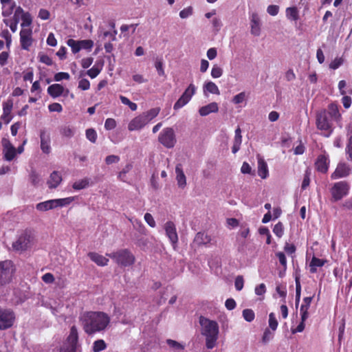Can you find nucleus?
<instances>
[{
  "instance_id": "38",
  "label": "nucleus",
  "mask_w": 352,
  "mask_h": 352,
  "mask_svg": "<svg viewBox=\"0 0 352 352\" xmlns=\"http://www.w3.org/2000/svg\"><path fill=\"white\" fill-rule=\"evenodd\" d=\"M286 14L288 19L293 21H297L298 19V12L296 7L287 8Z\"/></svg>"
},
{
  "instance_id": "43",
  "label": "nucleus",
  "mask_w": 352,
  "mask_h": 352,
  "mask_svg": "<svg viewBox=\"0 0 352 352\" xmlns=\"http://www.w3.org/2000/svg\"><path fill=\"white\" fill-rule=\"evenodd\" d=\"M0 36L6 40V47L9 50L12 43V36L9 31L7 29L3 30L0 33Z\"/></svg>"
},
{
  "instance_id": "51",
  "label": "nucleus",
  "mask_w": 352,
  "mask_h": 352,
  "mask_svg": "<svg viewBox=\"0 0 352 352\" xmlns=\"http://www.w3.org/2000/svg\"><path fill=\"white\" fill-rule=\"evenodd\" d=\"M344 63V59L342 57L336 58L329 64V68L332 69H336L340 67Z\"/></svg>"
},
{
  "instance_id": "48",
  "label": "nucleus",
  "mask_w": 352,
  "mask_h": 352,
  "mask_svg": "<svg viewBox=\"0 0 352 352\" xmlns=\"http://www.w3.org/2000/svg\"><path fill=\"white\" fill-rule=\"evenodd\" d=\"M273 232L278 238H280L283 236V235L284 234V227L281 222L279 221L274 226V227L273 228Z\"/></svg>"
},
{
  "instance_id": "61",
  "label": "nucleus",
  "mask_w": 352,
  "mask_h": 352,
  "mask_svg": "<svg viewBox=\"0 0 352 352\" xmlns=\"http://www.w3.org/2000/svg\"><path fill=\"white\" fill-rule=\"evenodd\" d=\"M49 111L51 112L60 113L63 111V107L58 102H54L48 106Z\"/></svg>"
},
{
  "instance_id": "39",
  "label": "nucleus",
  "mask_w": 352,
  "mask_h": 352,
  "mask_svg": "<svg viewBox=\"0 0 352 352\" xmlns=\"http://www.w3.org/2000/svg\"><path fill=\"white\" fill-rule=\"evenodd\" d=\"M204 89L206 91H208L209 93L213 94H220L219 89L217 85L213 82H207L205 86Z\"/></svg>"
},
{
  "instance_id": "20",
  "label": "nucleus",
  "mask_w": 352,
  "mask_h": 352,
  "mask_svg": "<svg viewBox=\"0 0 352 352\" xmlns=\"http://www.w3.org/2000/svg\"><path fill=\"white\" fill-rule=\"evenodd\" d=\"M40 139L41 151L45 154H49L51 152L50 135L45 130H41L40 132Z\"/></svg>"
},
{
  "instance_id": "14",
  "label": "nucleus",
  "mask_w": 352,
  "mask_h": 352,
  "mask_svg": "<svg viewBox=\"0 0 352 352\" xmlns=\"http://www.w3.org/2000/svg\"><path fill=\"white\" fill-rule=\"evenodd\" d=\"M1 144L3 148L4 159L9 162L12 161L16 156V150L15 147L7 138H3Z\"/></svg>"
},
{
  "instance_id": "28",
  "label": "nucleus",
  "mask_w": 352,
  "mask_h": 352,
  "mask_svg": "<svg viewBox=\"0 0 352 352\" xmlns=\"http://www.w3.org/2000/svg\"><path fill=\"white\" fill-rule=\"evenodd\" d=\"M326 263V260L318 258L316 256H313L309 263L310 272L312 274L317 272L318 267H322Z\"/></svg>"
},
{
  "instance_id": "11",
  "label": "nucleus",
  "mask_w": 352,
  "mask_h": 352,
  "mask_svg": "<svg viewBox=\"0 0 352 352\" xmlns=\"http://www.w3.org/2000/svg\"><path fill=\"white\" fill-rule=\"evenodd\" d=\"M330 164L329 155L324 151V153L319 155L314 163L316 170L322 174L328 172Z\"/></svg>"
},
{
  "instance_id": "63",
  "label": "nucleus",
  "mask_w": 352,
  "mask_h": 352,
  "mask_svg": "<svg viewBox=\"0 0 352 352\" xmlns=\"http://www.w3.org/2000/svg\"><path fill=\"white\" fill-rule=\"evenodd\" d=\"M89 87H90V82L87 79L83 78L79 81V82H78V88L79 89L85 91V90L89 89Z\"/></svg>"
},
{
  "instance_id": "64",
  "label": "nucleus",
  "mask_w": 352,
  "mask_h": 352,
  "mask_svg": "<svg viewBox=\"0 0 352 352\" xmlns=\"http://www.w3.org/2000/svg\"><path fill=\"white\" fill-rule=\"evenodd\" d=\"M284 250L287 254H293L296 252V248L294 244L286 243L284 246Z\"/></svg>"
},
{
  "instance_id": "27",
  "label": "nucleus",
  "mask_w": 352,
  "mask_h": 352,
  "mask_svg": "<svg viewBox=\"0 0 352 352\" xmlns=\"http://www.w3.org/2000/svg\"><path fill=\"white\" fill-rule=\"evenodd\" d=\"M36 208L39 211H47L49 210L56 208L55 199H50L40 202L36 204Z\"/></svg>"
},
{
  "instance_id": "32",
  "label": "nucleus",
  "mask_w": 352,
  "mask_h": 352,
  "mask_svg": "<svg viewBox=\"0 0 352 352\" xmlns=\"http://www.w3.org/2000/svg\"><path fill=\"white\" fill-rule=\"evenodd\" d=\"M107 348V344L105 342L102 340L99 339L94 342L93 346H92V351L94 352H100Z\"/></svg>"
},
{
  "instance_id": "19",
  "label": "nucleus",
  "mask_w": 352,
  "mask_h": 352,
  "mask_svg": "<svg viewBox=\"0 0 352 352\" xmlns=\"http://www.w3.org/2000/svg\"><path fill=\"white\" fill-rule=\"evenodd\" d=\"M13 107V102L11 100H8L3 103V114L1 119L3 122L8 124L12 119L11 111Z\"/></svg>"
},
{
  "instance_id": "57",
  "label": "nucleus",
  "mask_w": 352,
  "mask_h": 352,
  "mask_svg": "<svg viewBox=\"0 0 352 352\" xmlns=\"http://www.w3.org/2000/svg\"><path fill=\"white\" fill-rule=\"evenodd\" d=\"M100 70L98 67L94 65L87 71V74L91 78H94L100 74Z\"/></svg>"
},
{
  "instance_id": "18",
  "label": "nucleus",
  "mask_w": 352,
  "mask_h": 352,
  "mask_svg": "<svg viewBox=\"0 0 352 352\" xmlns=\"http://www.w3.org/2000/svg\"><path fill=\"white\" fill-rule=\"evenodd\" d=\"M69 90L65 89L64 87L60 84H53L48 87L47 94L53 98H56L62 95L67 96Z\"/></svg>"
},
{
  "instance_id": "62",
  "label": "nucleus",
  "mask_w": 352,
  "mask_h": 352,
  "mask_svg": "<svg viewBox=\"0 0 352 352\" xmlns=\"http://www.w3.org/2000/svg\"><path fill=\"white\" fill-rule=\"evenodd\" d=\"M245 99V93L244 91L241 92L234 96L232 102L234 104H240L243 102Z\"/></svg>"
},
{
  "instance_id": "30",
  "label": "nucleus",
  "mask_w": 352,
  "mask_h": 352,
  "mask_svg": "<svg viewBox=\"0 0 352 352\" xmlns=\"http://www.w3.org/2000/svg\"><path fill=\"white\" fill-rule=\"evenodd\" d=\"M195 241L198 245H206L210 242V237L204 232H198Z\"/></svg>"
},
{
  "instance_id": "2",
  "label": "nucleus",
  "mask_w": 352,
  "mask_h": 352,
  "mask_svg": "<svg viewBox=\"0 0 352 352\" xmlns=\"http://www.w3.org/2000/svg\"><path fill=\"white\" fill-rule=\"evenodd\" d=\"M199 324L201 327V335L206 338V346L208 349H213L217 345L219 328L218 323L204 316L199 317Z\"/></svg>"
},
{
  "instance_id": "59",
  "label": "nucleus",
  "mask_w": 352,
  "mask_h": 352,
  "mask_svg": "<svg viewBox=\"0 0 352 352\" xmlns=\"http://www.w3.org/2000/svg\"><path fill=\"white\" fill-rule=\"evenodd\" d=\"M192 8L189 6L180 11L179 16L182 19H186L192 14Z\"/></svg>"
},
{
  "instance_id": "6",
  "label": "nucleus",
  "mask_w": 352,
  "mask_h": 352,
  "mask_svg": "<svg viewBox=\"0 0 352 352\" xmlns=\"http://www.w3.org/2000/svg\"><path fill=\"white\" fill-rule=\"evenodd\" d=\"M350 190V185L346 181H340L333 184L330 189L331 199L333 201H338L346 196Z\"/></svg>"
},
{
  "instance_id": "9",
  "label": "nucleus",
  "mask_w": 352,
  "mask_h": 352,
  "mask_svg": "<svg viewBox=\"0 0 352 352\" xmlns=\"http://www.w3.org/2000/svg\"><path fill=\"white\" fill-rule=\"evenodd\" d=\"M352 173V166L346 162H340L336 166V169L331 175V179L333 180L345 178Z\"/></svg>"
},
{
  "instance_id": "42",
  "label": "nucleus",
  "mask_w": 352,
  "mask_h": 352,
  "mask_svg": "<svg viewBox=\"0 0 352 352\" xmlns=\"http://www.w3.org/2000/svg\"><path fill=\"white\" fill-rule=\"evenodd\" d=\"M269 327L273 331H276L278 327V320L276 318L275 314L272 312L269 314Z\"/></svg>"
},
{
  "instance_id": "22",
  "label": "nucleus",
  "mask_w": 352,
  "mask_h": 352,
  "mask_svg": "<svg viewBox=\"0 0 352 352\" xmlns=\"http://www.w3.org/2000/svg\"><path fill=\"white\" fill-rule=\"evenodd\" d=\"M251 33L254 36H259L261 33L260 19L256 13H252L250 16Z\"/></svg>"
},
{
  "instance_id": "54",
  "label": "nucleus",
  "mask_w": 352,
  "mask_h": 352,
  "mask_svg": "<svg viewBox=\"0 0 352 352\" xmlns=\"http://www.w3.org/2000/svg\"><path fill=\"white\" fill-rule=\"evenodd\" d=\"M155 67L157 71L158 75L163 76L165 75L164 69L163 67V62L161 59H157L155 63Z\"/></svg>"
},
{
  "instance_id": "5",
  "label": "nucleus",
  "mask_w": 352,
  "mask_h": 352,
  "mask_svg": "<svg viewBox=\"0 0 352 352\" xmlns=\"http://www.w3.org/2000/svg\"><path fill=\"white\" fill-rule=\"evenodd\" d=\"M34 240V235L30 231L25 230L18 239L12 243L13 250L18 252H22L30 248Z\"/></svg>"
},
{
  "instance_id": "7",
  "label": "nucleus",
  "mask_w": 352,
  "mask_h": 352,
  "mask_svg": "<svg viewBox=\"0 0 352 352\" xmlns=\"http://www.w3.org/2000/svg\"><path fill=\"white\" fill-rule=\"evenodd\" d=\"M14 271L12 261L6 260L0 262V286L9 283L12 280Z\"/></svg>"
},
{
  "instance_id": "35",
  "label": "nucleus",
  "mask_w": 352,
  "mask_h": 352,
  "mask_svg": "<svg viewBox=\"0 0 352 352\" xmlns=\"http://www.w3.org/2000/svg\"><path fill=\"white\" fill-rule=\"evenodd\" d=\"M67 44L72 49V52L74 54H76L80 51V41H76L72 38H69L67 41Z\"/></svg>"
},
{
  "instance_id": "1",
  "label": "nucleus",
  "mask_w": 352,
  "mask_h": 352,
  "mask_svg": "<svg viewBox=\"0 0 352 352\" xmlns=\"http://www.w3.org/2000/svg\"><path fill=\"white\" fill-rule=\"evenodd\" d=\"M85 332L88 335L104 331L110 322L109 316L101 311L85 312L80 318Z\"/></svg>"
},
{
  "instance_id": "8",
  "label": "nucleus",
  "mask_w": 352,
  "mask_h": 352,
  "mask_svg": "<svg viewBox=\"0 0 352 352\" xmlns=\"http://www.w3.org/2000/svg\"><path fill=\"white\" fill-rule=\"evenodd\" d=\"M158 141L166 148L174 147L177 140L173 129L171 127L164 128L159 135Z\"/></svg>"
},
{
  "instance_id": "45",
  "label": "nucleus",
  "mask_w": 352,
  "mask_h": 352,
  "mask_svg": "<svg viewBox=\"0 0 352 352\" xmlns=\"http://www.w3.org/2000/svg\"><path fill=\"white\" fill-rule=\"evenodd\" d=\"M60 134L66 138H72L74 135V129L69 126H64L60 129Z\"/></svg>"
},
{
  "instance_id": "23",
  "label": "nucleus",
  "mask_w": 352,
  "mask_h": 352,
  "mask_svg": "<svg viewBox=\"0 0 352 352\" xmlns=\"http://www.w3.org/2000/svg\"><path fill=\"white\" fill-rule=\"evenodd\" d=\"M176 179L179 187L184 188L186 186V178L182 169V166L178 164L175 167Z\"/></svg>"
},
{
  "instance_id": "55",
  "label": "nucleus",
  "mask_w": 352,
  "mask_h": 352,
  "mask_svg": "<svg viewBox=\"0 0 352 352\" xmlns=\"http://www.w3.org/2000/svg\"><path fill=\"white\" fill-rule=\"evenodd\" d=\"M39 61L47 65H52L53 63L52 59L47 54H38Z\"/></svg>"
},
{
  "instance_id": "13",
  "label": "nucleus",
  "mask_w": 352,
  "mask_h": 352,
  "mask_svg": "<svg viewBox=\"0 0 352 352\" xmlns=\"http://www.w3.org/2000/svg\"><path fill=\"white\" fill-rule=\"evenodd\" d=\"M32 31L31 28H23L20 32V43L21 48L29 50L32 44Z\"/></svg>"
},
{
  "instance_id": "56",
  "label": "nucleus",
  "mask_w": 352,
  "mask_h": 352,
  "mask_svg": "<svg viewBox=\"0 0 352 352\" xmlns=\"http://www.w3.org/2000/svg\"><path fill=\"white\" fill-rule=\"evenodd\" d=\"M69 78L70 76L67 72H60L54 75V80L57 82L62 80H69Z\"/></svg>"
},
{
  "instance_id": "46",
  "label": "nucleus",
  "mask_w": 352,
  "mask_h": 352,
  "mask_svg": "<svg viewBox=\"0 0 352 352\" xmlns=\"http://www.w3.org/2000/svg\"><path fill=\"white\" fill-rule=\"evenodd\" d=\"M243 317L247 322H252L254 320L255 314L252 309H245L243 311Z\"/></svg>"
},
{
  "instance_id": "34",
  "label": "nucleus",
  "mask_w": 352,
  "mask_h": 352,
  "mask_svg": "<svg viewBox=\"0 0 352 352\" xmlns=\"http://www.w3.org/2000/svg\"><path fill=\"white\" fill-rule=\"evenodd\" d=\"M160 111V108H153L144 112L142 114L146 117L145 118H146L147 122L148 123L159 114Z\"/></svg>"
},
{
  "instance_id": "53",
  "label": "nucleus",
  "mask_w": 352,
  "mask_h": 352,
  "mask_svg": "<svg viewBox=\"0 0 352 352\" xmlns=\"http://www.w3.org/2000/svg\"><path fill=\"white\" fill-rule=\"evenodd\" d=\"M276 256L278 258L280 264L285 270L287 268V258L285 254L283 252L276 253Z\"/></svg>"
},
{
  "instance_id": "47",
  "label": "nucleus",
  "mask_w": 352,
  "mask_h": 352,
  "mask_svg": "<svg viewBox=\"0 0 352 352\" xmlns=\"http://www.w3.org/2000/svg\"><path fill=\"white\" fill-rule=\"evenodd\" d=\"M196 87L194 84L191 83L189 86L186 89L182 95L185 96L190 100H191L192 97L195 95L196 92Z\"/></svg>"
},
{
  "instance_id": "40",
  "label": "nucleus",
  "mask_w": 352,
  "mask_h": 352,
  "mask_svg": "<svg viewBox=\"0 0 352 352\" xmlns=\"http://www.w3.org/2000/svg\"><path fill=\"white\" fill-rule=\"evenodd\" d=\"M166 343L170 348H173L177 352H180L184 349V345L175 340L168 339L166 340Z\"/></svg>"
},
{
  "instance_id": "26",
  "label": "nucleus",
  "mask_w": 352,
  "mask_h": 352,
  "mask_svg": "<svg viewBox=\"0 0 352 352\" xmlns=\"http://www.w3.org/2000/svg\"><path fill=\"white\" fill-rule=\"evenodd\" d=\"M67 341L69 345L77 348V344L78 342V333L77 328L75 325H73L71 327L69 334L67 338Z\"/></svg>"
},
{
  "instance_id": "3",
  "label": "nucleus",
  "mask_w": 352,
  "mask_h": 352,
  "mask_svg": "<svg viewBox=\"0 0 352 352\" xmlns=\"http://www.w3.org/2000/svg\"><path fill=\"white\" fill-rule=\"evenodd\" d=\"M106 255L122 267L131 266L135 261V256L128 249H121L116 252L107 254Z\"/></svg>"
},
{
  "instance_id": "50",
  "label": "nucleus",
  "mask_w": 352,
  "mask_h": 352,
  "mask_svg": "<svg viewBox=\"0 0 352 352\" xmlns=\"http://www.w3.org/2000/svg\"><path fill=\"white\" fill-rule=\"evenodd\" d=\"M80 49L91 50L94 46V41L90 39L80 41Z\"/></svg>"
},
{
  "instance_id": "10",
  "label": "nucleus",
  "mask_w": 352,
  "mask_h": 352,
  "mask_svg": "<svg viewBox=\"0 0 352 352\" xmlns=\"http://www.w3.org/2000/svg\"><path fill=\"white\" fill-rule=\"evenodd\" d=\"M14 319L13 311L0 309V330L10 328L14 324Z\"/></svg>"
},
{
  "instance_id": "25",
  "label": "nucleus",
  "mask_w": 352,
  "mask_h": 352,
  "mask_svg": "<svg viewBox=\"0 0 352 352\" xmlns=\"http://www.w3.org/2000/svg\"><path fill=\"white\" fill-rule=\"evenodd\" d=\"M218 110V104L217 102H214L201 107L199 110V113L201 116H206L210 113L217 112Z\"/></svg>"
},
{
  "instance_id": "36",
  "label": "nucleus",
  "mask_w": 352,
  "mask_h": 352,
  "mask_svg": "<svg viewBox=\"0 0 352 352\" xmlns=\"http://www.w3.org/2000/svg\"><path fill=\"white\" fill-rule=\"evenodd\" d=\"M29 179L34 187H37L41 182V176L35 170L30 172Z\"/></svg>"
},
{
  "instance_id": "15",
  "label": "nucleus",
  "mask_w": 352,
  "mask_h": 352,
  "mask_svg": "<svg viewBox=\"0 0 352 352\" xmlns=\"http://www.w3.org/2000/svg\"><path fill=\"white\" fill-rule=\"evenodd\" d=\"M346 142L345 146L346 158L352 163V125L349 124L346 126Z\"/></svg>"
},
{
  "instance_id": "21",
  "label": "nucleus",
  "mask_w": 352,
  "mask_h": 352,
  "mask_svg": "<svg viewBox=\"0 0 352 352\" xmlns=\"http://www.w3.org/2000/svg\"><path fill=\"white\" fill-rule=\"evenodd\" d=\"M62 182L61 174L58 171H53L47 182V184L50 189L57 188Z\"/></svg>"
},
{
  "instance_id": "44",
  "label": "nucleus",
  "mask_w": 352,
  "mask_h": 352,
  "mask_svg": "<svg viewBox=\"0 0 352 352\" xmlns=\"http://www.w3.org/2000/svg\"><path fill=\"white\" fill-rule=\"evenodd\" d=\"M310 176H311V170L309 168H307L305 172L303 180H302V185H301L302 190H305L309 186Z\"/></svg>"
},
{
  "instance_id": "60",
  "label": "nucleus",
  "mask_w": 352,
  "mask_h": 352,
  "mask_svg": "<svg viewBox=\"0 0 352 352\" xmlns=\"http://www.w3.org/2000/svg\"><path fill=\"white\" fill-rule=\"evenodd\" d=\"M116 126V122L113 118H107L104 123V128L107 130H112Z\"/></svg>"
},
{
  "instance_id": "4",
  "label": "nucleus",
  "mask_w": 352,
  "mask_h": 352,
  "mask_svg": "<svg viewBox=\"0 0 352 352\" xmlns=\"http://www.w3.org/2000/svg\"><path fill=\"white\" fill-rule=\"evenodd\" d=\"M316 125L318 130L324 131L323 135L324 137H329L333 131V124L329 120L326 110L317 112Z\"/></svg>"
},
{
  "instance_id": "37",
  "label": "nucleus",
  "mask_w": 352,
  "mask_h": 352,
  "mask_svg": "<svg viewBox=\"0 0 352 352\" xmlns=\"http://www.w3.org/2000/svg\"><path fill=\"white\" fill-rule=\"evenodd\" d=\"M190 100L184 95H182L180 98L177 100L173 106L175 110H178L185 106L189 102Z\"/></svg>"
},
{
  "instance_id": "29",
  "label": "nucleus",
  "mask_w": 352,
  "mask_h": 352,
  "mask_svg": "<svg viewBox=\"0 0 352 352\" xmlns=\"http://www.w3.org/2000/svg\"><path fill=\"white\" fill-rule=\"evenodd\" d=\"M258 175L262 179H265L268 176L267 164L263 160H259L258 161Z\"/></svg>"
},
{
  "instance_id": "41",
  "label": "nucleus",
  "mask_w": 352,
  "mask_h": 352,
  "mask_svg": "<svg viewBox=\"0 0 352 352\" xmlns=\"http://www.w3.org/2000/svg\"><path fill=\"white\" fill-rule=\"evenodd\" d=\"M86 138L91 143H96L97 140V133L94 129H88L85 131Z\"/></svg>"
},
{
  "instance_id": "33",
  "label": "nucleus",
  "mask_w": 352,
  "mask_h": 352,
  "mask_svg": "<svg viewBox=\"0 0 352 352\" xmlns=\"http://www.w3.org/2000/svg\"><path fill=\"white\" fill-rule=\"evenodd\" d=\"M74 201V197H69L65 198L55 199L56 207H64L69 205Z\"/></svg>"
},
{
  "instance_id": "12",
  "label": "nucleus",
  "mask_w": 352,
  "mask_h": 352,
  "mask_svg": "<svg viewBox=\"0 0 352 352\" xmlns=\"http://www.w3.org/2000/svg\"><path fill=\"white\" fill-rule=\"evenodd\" d=\"M164 230L173 248L175 249L178 242V235L175 223L171 221H167L164 225Z\"/></svg>"
},
{
  "instance_id": "31",
  "label": "nucleus",
  "mask_w": 352,
  "mask_h": 352,
  "mask_svg": "<svg viewBox=\"0 0 352 352\" xmlns=\"http://www.w3.org/2000/svg\"><path fill=\"white\" fill-rule=\"evenodd\" d=\"M89 180L87 178H84L82 179L75 182L72 188L76 190H80L87 188L89 186Z\"/></svg>"
},
{
  "instance_id": "52",
  "label": "nucleus",
  "mask_w": 352,
  "mask_h": 352,
  "mask_svg": "<svg viewBox=\"0 0 352 352\" xmlns=\"http://www.w3.org/2000/svg\"><path fill=\"white\" fill-rule=\"evenodd\" d=\"M274 337V333L270 330V329L267 328L265 329L263 337H262V341L263 343L266 344L269 341H270Z\"/></svg>"
},
{
  "instance_id": "24",
  "label": "nucleus",
  "mask_w": 352,
  "mask_h": 352,
  "mask_svg": "<svg viewBox=\"0 0 352 352\" xmlns=\"http://www.w3.org/2000/svg\"><path fill=\"white\" fill-rule=\"evenodd\" d=\"M88 256L93 262L99 266L103 267L108 265L109 259L98 253L89 252L88 253Z\"/></svg>"
},
{
  "instance_id": "49",
  "label": "nucleus",
  "mask_w": 352,
  "mask_h": 352,
  "mask_svg": "<svg viewBox=\"0 0 352 352\" xmlns=\"http://www.w3.org/2000/svg\"><path fill=\"white\" fill-rule=\"evenodd\" d=\"M22 20L21 26L25 28L26 26H30L32 24V19L30 14L29 12H26L23 14L21 17Z\"/></svg>"
},
{
  "instance_id": "16",
  "label": "nucleus",
  "mask_w": 352,
  "mask_h": 352,
  "mask_svg": "<svg viewBox=\"0 0 352 352\" xmlns=\"http://www.w3.org/2000/svg\"><path fill=\"white\" fill-rule=\"evenodd\" d=\"M327 113L332 120L336 122L342 121V117L340 112V106L336 102H332L328 104Z\"/></svg>"
},
{
  "instance_id": "58",
  "label": "nucleus",
  "mask_w": 352,
  "mask_h": 352,
  "mask_svg": "<svg viewBox=\"0 0 352 352\" xmlns=\"http://www.w3.org/2000/svg\"><path fill=\"white\" fill-rule=\"evenodd\" d=\"M223 74V70L220 67H218L217 65L213 66L212 70H211V76L214 78H217L221 76Z\"/></svg>"
},
{
  "instance_id": "17",
  "label": "nucleus",
  "mask_w": 352,
  "mask_h": 352,
  "mask_svg": "<svg viewBox=\"0 0 352 352\" xmlns=\"http://www.w3.org/2000/svg\"><path fill=\"white\" fill-rule=\"evenodd\" d=\"M146 117L143 116V114H140L135 118H134L128 125V129L130 131H136L141 129L144 126H146L148 122Z\"/></svg>"
}]
</instances>
